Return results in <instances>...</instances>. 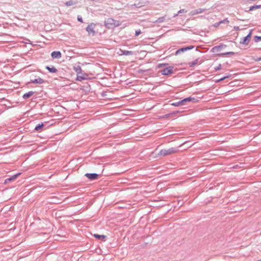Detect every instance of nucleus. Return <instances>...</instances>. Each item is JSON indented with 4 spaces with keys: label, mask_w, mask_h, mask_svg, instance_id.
Segmentation results:
<instances>
[{
    "label": "nucleus",
    "mask_w": 261,
    "mask_h": 261,
    "mask_svg": "<svg viewBox=\"0 0 261 261\" xmlns=\"http://www.w3.org/2000/svg\"><path fill=\"white\" fill-rule=\"evenodd\" d=\"M88 75L84 72H82V74H78V75H77L76 76V80L77 81H84V80H87L88 79Z\"/></svg>",
    "instance_id": "nucleus-11"
},
{
    "label": "nucleus",
    "mask_w": 261,
    "mask_h": 261,
    "mask_svg": "<svg viewBox=\"0 0 261 261\" xmlns=\"http://www.w3.org/2000/svg\"><path fill=\"white\" fill-rule=\"evenodd\" d=\"M202 62H203L202 60H200L199 59H196L193 62H190L189 63V65L190 67H193L195 66L196 65H197V64H201Z\"/></svg>",
    "instance_id": "nucleus-16"
},
{
    "label": "nucleus",
    "mask_w": 261,
    "mask_h": 261,
    "mask_svg": "<svg viewBox=\"0 0 261 261\" xmlns=\"http://www.w3.org/2000/svg\"><path fill=\"white\" fill-rule=\"evenodd\" d=\"M196 50H197V51H199V50H198L197 47L196 48Z\"/></svg>",
    "instance_id": "nucleus-44"
},
{
    "label": "nucleus",
    "mask_w": 261,
    "mask_h": 261,
    "mask_svg": "<svg viewBox=\"0 0 261 261\" xmlns=\"http://www.w3.org/2000/svg\"><path fill=\"white\" fill-rule=\"evenodd\" d=\"M205 9L199 8L193 11H192L190 12L189 15L191 16H193L198 14L201 13L205 11Z\"/></svg>",
    "instance_id": "nucleus-14"
},
{
    "label": "nucleus",
    "mask_w": 261,
    "mask_h": 261,
    "mask_svg": "<svg viewBox=\"0 0 261 261\" xmlns=\"http://www.w3.org/2000/svg\"><path fill=\"white\" fill-rule=\"evenodd\" d=\"M75 4V3L72 0H70L69 1H67V2H65V6H68V7L73 6Z\"/></svg>",
    "instance_id": "nucleus-26"
},
{
    "label": "nucleus",
    "mask_w": 261,
    "mask_h": 261,
    "mask_svg": "<svg viewBox=\"0 0 261 261\" xmlns=\"http://www.w3.org/2000/svg\"><path fill=\"white\" fill-rule=\"evenodd\" d=\"M255 61H261V56L259 57H257L255 59Z\"/></svg>",
    "instance_id": "nucleus-38"
},
{
    "label": "nucleus",
    "mask_w": 261,
    "mask_h": 261,
    "mask_svg": "<svg viewBox=\"0 0 261 261\" xmlns=\"http://www.w3.org/2000/svg\"><path fill=\"white\" fill-rule=\"evenodd\" d=\"M120 55H121L129 56L134 55V52L132 51L120 49Z\"/></svg>",
    "instance_id": "nucleus-20"
},
{
    "label": "nucleus",
    "mask_w": 261,
    "mask_h": 261,
    "mask_svg": "<svg viewBox=\"0 0 261 261\" xmlns=\"http://www.w3.org/2000/svg\"><path fill=\"white\" fill-rule=\"evenodd\" d=\"M179 149H178V148L171 147L167 149H164L161 150L159 152L158 155L165 156L177 153Z\"/></svg>",
    "instance_id": "nucleus-3"
},
{
    "label": "nucleus",
    "mask_w": 261,
    "mask_h": 261,
    "mask_svg": "<svg viewBox=\"0 0 261 261\" xmlns=\"http://www.w3.org/2000/svg\"><path fill=\"white\" fill-rule=\"evenodd\" d=\"M46 123L47 122H42L41 123L37 124L35 127L34 130L38 132H42L43 130L46 128V127H45Z\"/></svg>",
    "instance_id": "nucleus-9"
},
{
    "label": "nucleus",
    "mask_w": 261,
    "mask_h": 261,
    "mask_svg": "<svg viewBox=\"0 0 261 261\" xmlns=\"http://www.w3.org/2000/svg\"><path fill=\"white\" fill-rule=\"evenodd\" d=\"M175 117V113H173V112H172L171 113L165 114V115H164L163 116V118H169V117L172 118V117Z\"/></svg>",
    "instance_id": "nucleus-24"
},
{
    "label": "nucleus",
    "mask_w": 261,
    "mask_h": 261,
    "mask_svg": "<svg viewBox=\"0 0 261 261\" xmlns=\"http://www.w3.org/2000/svg\"><path fill=\"white\" fill-rule=\"evenodd\" d=\"M21 174V173L19 172L10 177L6 178L4 181V183L7 184V183H9L10 182L13 181L14 180L16 179Z\"/></svg>",
    "instance_id": "nucleus-12"
},
{
    "label": "nucleus",
    "mask_w": 261,
    "mask_h": 261,
    "mask_svg": "<svg viewBox=\"0 0 261 261\" xmlns=\"http://www.w3.org/2000/svg\"><path fill=\"white\" fill-rule=\"evenodd\" d=\"M45 82V80L41 79V77H39L37 79H34V80H31L29 83H34V84H43Z\"/></svg>",
    "instance_id": "nucleus-15"
},
{
    "label": "nucleus",
    "mask_w": 261,
    "mask_h": 261,
    "mask_svg": "<svg viewBox=\"0 0 261 261\" xmlns=\"http://www.w3.org/2000/svg\"><path fill=\"white\" fill-rule=\"evenodd\" d=\"M105 26L109 29H113L116 27H119L120 23L119 21L115 20L112 18H109L104 21Z\"/></svg>",
    "instance_id": "nucleus-2"
},
{
    "label": "nucleus",
    "mask_w": 261,
    "mask_h": 261,
    "mask_svg": "<svg viewBox=\"0 0 261 261\" xmlns=\"http://www.w3.org/2000/svg\"><path fill=\"white\" fill-rule=\"evenodd\" d=\"M163 69L160 70L159 72L163 75H168L174 73V67L169 66L168 63L159 64L157 66L158 68H163Z\"/></svg>",
    "instance_id": "nucleus-1"
},
{
    "label": "nucleus",
    "mask_w": 261,
    "mask_h": 261,
    "mask_svg": "<svg viewBox=\"0 0 261 261\" xmlns=\"http://www.w3.org/2000/svg\"><path fill=\"white\" fill-rule=\"evenodd\" d=\"M85 176L90 180H95L97 179L100 175L95 173H87L85 174Z\"/></svg>",
    "instance_id": "nucleus-8"
},
{
    "label": "nucleus",
    "mask_w": 261,
    "mask_h": 261,
    "mask_svg": "<svg viewBox=\"0 0 261 261\" xmlns=\"http://www.w3.org/2000/svg\"><path fill=\"white\" fill-rule=\"evenodd\" d=\"M252 30H251L249 34L246 36L243 37L241 39L240 43L243 45H248L250 40V38L252 35Z\"/></svg>",
    "instance_id": "nucleus-4"
},
{
    "label": "nucleus",
    "mask_w": 261,
    "mask_h": 261,
    "mask_svg": "<svg viewBox=\"0 0 261 261\" xmlns=\"http://www.w3.org/2000/svg\"><path fill=\"white\" fill-rule=\"evenodd\" d=\"M221 67H222L221 64H219L218 66H217L215 68V70L216 71L219 70L221 69Z\"/></svg>",
    "instance_id": "nucleus-32"
},
{
    "label": "nucleus",
    "mask_w": 261,
    "mask_h": 261,
    "mask_svg": "<svg viewBox=\"0 0 261 261\" xmlns=\"http://www.w3.org/2000/svg\"><path fill=\"white\" fill-rule=\"evenodd\" d=\"M146 70H143V69H139L138 71L139 73H143L144 72H145Z\"/></svg>",
    "instance_id": "nucleus-36"
},
{
    "label": "nucleus",
    "mask_w": 261,
    "mask_h": 261,
    "mask_svg": "<svg viewBox=\"0 0 261 261\" xmlns=\"http://www.w3.org/2000/svg\"><path fill=\"white\" fill-rule=\"evenodd\" d=\"M77 20L79 21V22H83V18L80 15H78L77 16Z\"/></svg>",
    "instance_id": "nucleus-34"
},
{
    "label": "nucleus",
    "mask_w": 261,
    "mask_h": 261,
    "mask_svg": "<svg viewBox=\"0 0 261 261\" xmlns=\"http://www.w3.org/2000/svg\"><path fill=\"white\" fill-rule=\"evenodd\" d=\"M219 22H220V24H222V23L228 24L229 22V21L228 20V18H226L220 21Z\"/></svg>",
    "instance_id": "nucleus-29"
},
{
    "label": "nucleus",
    "mask_w": 261,
    "mask_h": 261,
    "mask_svg": "<svg viewBox=\"0 0 261 261\" xmlns=\"http://www.w3.org/2000/svg\"><path fill=\"white\" fill-rule=\"evenodd\" d=\"M35 93V92L31 91L27 93H24L23 96L22 98L24 99H27L30 97H31Z\"/></svg>",
    "instance_id": "nucleus-19"
},
{
    "label": "nucleus",
    "mask_w": 261,
    "mask_h": 261,
    "mask_svg": "<svg viewBox=\"0 0 261 261\" xmlns=\"http://www.w3.org/2000/svg\"><path fill=\"white\" fill-rule=\"evenodd\" d=\"M188 99H190V100H189V102H193V103H196L198 101V100L197 98H195V97H192L191 96L188 97Z\"/></svg>",
    "instance_id": "nucleus-27"
},
{
    "label": "nucleus",
    "mask_w": 261,
    "mask_h": 261,
    "mask_svg": "<svg viewBox=\"0 0 261 261\" xmlns=\"http://www.w3.org/2000/svg\"><path fill=\"white\" fill-rule=\"evenodd\" d=\"M141 31L140 30H136L135 32V36H139L140 34H141Z\"/></svg>",
    "instance_id": "nucleus-33"
},
{
    "label": "nucleus",
    "mask_w": 261,
    "mask_h": 261,
    "mask_svg": "<svg viewBox=\"0 0 261 261\" xmlns=\"http://www.w3.org/2000/svg\"><path fill=\"white\" fill-rule=\"evenodd\" d=\"M220 22L219 21V22H216L215 23H214V24H213V26H214V27H215V28H217V27H218V26H219V25H220Z\"/></svg>",
    "instance_id": "nucleus-35"
},
{
    "label": "nucleus",
    "mask_w": 261,
    "mask_h": 261,
    "mask_svg": "<svg viewBox=\"0 0 261 261\" xmlns=\"http://www.w3.org/2000/svg\"><path fill=\"white\" fill-rule=\"evenodd\" d=\"M203 16L201 15V16H199V17H203Z\"/></svg>",
    "instance_id": "nucleus-43"
},
{
    "label": "nucleus",
    "mask_w": 261,
    "mask_h": 261,
    "mask_svg": "<svg viewBox=\"0 0 261 261\" xmlns=\"http://www.w3.org/2000/svg\"><path fill=\"white\" fill-rule=\"evenodd\" d=\"M227 78H228V76H223V77H222L217 80L216 81V83H218V82H220L221 81H223L225 79H227Z\"/></svg>",
    "instance_id": "nucleus-30"
},
{
    "label": "nucleus",
    "mask_w": 261,
    "mask_h": 261,
    "mask_svg": "<svg viewBox=\"0 0 261 261\" xmlns=\"http://www.w3.org/2000/svg\"><path fill=\"white\" fill-rule=\"evenodd\" d=\"M238 53H235L233 51H228L224 53H220L218 54L217 55L218 56H226V55H238Z\"/></svg>",
    "instance_id": "nucleus-21"
},
{
    "label": "nucleus",
    "mask_w": 261,
    "mask_h": 261,
    "mask_svg": "<svg viewBox=\"0 0 261 261\" xmlns=\"http://www.w3.org/2000/svg\"><path fill=\"white\" fill-rule=\"evenodd\" d=\"M187 12V10H186V9H180V10H179L178 11V14H180V13H186Z\"/></svg>",
    "instance_id": "nucleus-31"
},
{
    "label": "nucleus",
    "mask_w": 261,
    "mask_h": 261,
    "mask_svg": "<svg viewBox=\"0 0 261 261\" xmlns=\"http://www.w3.org/2000/svg\"><path fill=\"white\" fill-rule=\"evenodd\" d=\"M261 8V5H253V6H251L250 8H249V9L248 10V11H246V12H249V11H253V10L255 9H259Z\"/></svg>",
    "instance_id": "nucleus-23"
},
{
    "label": "nucleus",
    "mask_w": 261,
    "mask_h": 261,
    "mask_svg": "<svg viewBox=\"0 0 261 261\" xmlns=\"http://www.w3.org/2000/svg\"><path fill=\"white\" fill-rule=\"evenodd\" d=\"M93 236L98 240H101L103 242L106 241V239L107 236L105 235H101L97 233H95L93 235Z\"/></svg>",
    "instance_id": "nucleus-18"
},
{
    "label": "nucleus",
    "mask_w": 261,
    "mask_h": 261,
    "mask_svg": "<svg viewBox=\"0 0 261 261\" xmlns=\"http://www.w3.org/2000/svg\"><path fill=\"white\" fill-rule=\"evenodd\" d=\"M225 76H228V78H229L231 76V75L230 74L227 73V74H226V75Z\"/></svg>",
    "instance_id": "nucleus-40"
},
{
    "label": "nucleus",
    "mask_w": 261,
    "mask_h": 261,
    "mask_svg": "<svg viewBox=\"0 0 261 261\" xmlns=\"http://www.w3.org/2000/svg\"><path fill=\"white\" fill-rule=\"evenodd\" d=\"M254 41L255 42H258L261 41V36H255L254 37Z\"/></svg>",
    "instance_id": "nucleus-28"
},
{
    "label": "nucleus",
    "mask_w": 261,
    "mask_h": 261,
    "mask_svg": "<svg viewBox=\"0 0 261 261\" xmlns=\"http://www.w3.org/2000/svg\"><path fill=\"white\" fill-rule=\"evenodd\" d=\"M73 69L76 72L77 75H78V74H82V72H83L82 69L80 65L74 66L73 67Z\"/></svg>",
    "instance_id": "nucleus-22"
},
{
    "label": "nucleus",
    "mask_w": 261,
    "mask_h": 261,
    "mask_svg": "<svg viewBox=\"0 0 261 261\" xmlns=\"http://www.w3.org/2000/svg\"><path fill=\"white\" fill-rule=\"evenodd\" d=\"M227 47V45L226 44H224L222 43H221L219 45L215 46L213 47L211 49V52L215 53L217 52H219L221 50V49L223 48H225Z\"/></svg>",
    "instance_id": "nucleus-10"
},
{
    "label": "nucleus",
    "mask_w": 261,
    "mask_h": 261,
    "mask_svg": "<svg viewBox=\"0 0 261 261\" xmlns=\"http://www.w3.org/2000/svg\"><path fill=\"white\" fill-rule=\"evenodd\" d=\"M233 28H234V30H235L236 31L240 30V28L238 26H234Z\"/></svg>",
    "instance_id": "nucleus-37"
},
{
    "label": "nucleus",
    "mask_w": 261,
    "mask_h": 261,
    "mask_svg": "<svg viewBox=\"0 0 261 261\" xmlns=\"http://www.w3.org/2000/svg\"><path fill=\"white\" fill-rule=\"evenodd\" d=\"M190 99H188V97L184 98L178 101L171 103L170 105L174 107H179L186 105V103L189 102Z\"/></svg>",
    "instance_id": "nucleus-7"
},
{
    "label": "nucleus",
    "mask_w": 261,
    "mask_h": 261,
    "mask_svg": "<svg viewBox=\"0 0 261 261\" xmlns=\"http://www.w3.org/2000/svg\"><path fill=\"white\" fill-rule=\"evenodd\" d=\"M178 14H178V13H177V14H175L173 15V17H175L177 16Z\"/></svg>",
    "instance_id": "nucleus-41"
},
{
    "label": "nucleus",
    "mask_w": 261,
    "mask_h": 261,
    "mask_svg": "<svg viewBox=\"0 0 261 261\" xmlns=\"http://www.w3.org/2000/svg\"><path fill=\"white\" fill-rule=\"evenodd\" d=\"M237 166H238V165L234 166L233 167V168H234V169H236V168H237Z\"/></svg>",
    "instance_id": "nucleus-42"
},
{
    "label": "nucleus",
    "mask_w": 261,
    "mask_h": 261,
    "mask_svg": "<svg viewBox=\"0 0 261 261\" xmlns=\"http://www.w3.org/2000/svg\"><path fill=\"white\" fill-rule=\"evenodd\" d=\"M194 47L195 46L194 45H190V46H188L181 47V48H179L178 49H177L175 51V55L177 56V55L180 54L181 53H184L185 51L193 49L194 48Z\"/></svg>",
    "instance_id": "nucleus-6"
},
{
    "label": "nucleus",
    "mask_w": 261,
    "mask_h": 261,
    "mask_svg": "<svg viewBox=\"0 0 261 261\" xmlns=\"http://www.w3.org/2000/svg\"><path fill=\"white\" fill-rule=\"evenodd\" d=\"M95 24L94 23H91L86 28V31L89 35H92L94 36L96 35V32L94 30Z\"/></svg>",
    "instance_id": "nucleus-5"
},
{
    "label": "nucleus",
    "mask_w": 261,
    "mask_h": 261,
    "mask_svg": "<svg viewBox=\"0 0 261 261\" xmlns=\"http://www.w3.org/2000/svg\"><path fill=\"white\" fill-rule=\"evenodd\" d=\"M180 112L178 111H173V113H175V117H176L177 116V115Z\"/></svg>",
    "instance_id": "nucleus-39"
},
{
    "label": "nucleus",
    "mask_w": 261,
    "mask_h": 261,
    "mask_svg": "<svg viewBox=\"0 0 261 261\" xmlns=\"http://www.w3.org/2000/svg\"><path fill=\"white\" fill-rule=\"evenodd\" d=\"M45 68L50 73H55L58 72V70L53 65L46 66Z\"/></svg>",
    "instance_id": "nucleus-17"
},
{
    "label": "nucleus",
    "mask_w": 261,
    "mask_h": 261,
    "mask_svg": "<svg viewBox=\"0 0 261 261\" xmlns=\"http://www.w3.org/2000/svg\"><path fill=\"white\" fill-rule=\"evenodd\" d=\"M165 20V17L162 16L161 17H159L156 20L154 21V23H161L163 22Z\"/></svg>",
    "instance_id": "nucleus-25"
},
{
    "label": "nucleus",
    "mask_w": 261,
    "mask_h": 261,
    "mask_svg": "<svg viewBox=\"0 0 261 261\" xmlns=\"http://www.w3.org/2000/svg\"><path fill=\"white\" fill-rule=\"evenodd\" d=\"M51 57L53 59H60L62 54L60 51H54L51 53Z\"/></svg>",
    "instance_id": "nucleus-13"
}]
</instances>
